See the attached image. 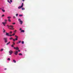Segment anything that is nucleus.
<instances>
[{"mask_svg":"<svg viewBox=\"0 0 73 73\" xmlns=\"http://www.w3.org/2000/svg\"><path fill=\"white\" fill-rule=\"evenodd\" d=\"M7 1H8V2L9 3H10V1H9V0H7Z\"/></svg>","mask_w":73,"mask_h":73,"instance_id":"obj_34","label":"nucleus"},{"mask_svg":"<svg viewBox=\"0 0 73 73\" xmlns=\"http://www.w3.org/2000/svg\"><path fill=\"white\" fill-rule=\"evenodd\" d=\"M10 1L11 3H12V0H10Z\"/></svg>","mask_w":73,"mask_h":73,"instance_id":"obj_36","label":"nucleus"},{"mask_svg":"<svg viewBox=\"0 0 73 73\" xmlns=\"http://www.w3.org/2000/svg\"><path fill=\"white\" fill-rule=\"evenodd\" d=\"M13 19H15V16L13 17Z\"/></svg>","mask_w":73,"mask_h":73,"instance_id":"obj_39","label":"nucleus"},{"mask_svg":"<svg viewBox=\"0 0 73 73\" xmlns=\"http://www.w3.org/2000/svg\"><path fill=\"white\" fill-rule=\"evenodd\" d=\"M11 17H7V19H11Z\"/></svg>","mask_w":73,"mask_h":73,"instance_id":"obj_16","label":"nucleus"},{"mask_svg":"<svg viewBox=\"0 0 73 73\" xmlns=\"http://www.w3.org/2000/svg\"><path fill=\"white\" fill-rule=\"evenodd\" d=\"M15 33H13L12 34V36H15Z\"/></svg>","mask_w":73,"mask_h":73,"instance_id":"obj_31","label":"nucleus"},{"mask_svg":"<svg viewBox=\"0 0 73 73\" xmlns=\"http://www.w3.org/2000/svg\"><path fill=\"white\" fill-rule=\"evenodd\" d=\"M19 30H20V31L21 30V28Z\"/></svg>","mask_w":73,"mask_h":73,"instance_id":"obj_38","label":"nucleus"},{"mask_svg":"<svg viewBox=\"0 0 73 73\" xmlns=\"http://www.w3.org/2000/svg\"><path fill=\"white\" fill-rule=\"evenodd\" d=\"M8 21L9 22H11V19H8Z\"/></svg>","mask_w":73,"mask_h":73,"instance_id":"obj_18","label":"nucleus"},{"mask_svg":"<svg viewBox=\"0 0 73 73\" xmlns=\"http://www.w3.org/2000/svg\"><path fill=\"white\" fill-rule=\"evenodd\" d=\"M2 24H3L4 26H5V24H7L6 22H2Z\"/></svg>","mask_w":73,"mask_h":73,"instance_id":"obj_9","label":"nucleus"},{"mask_svg":"<svg viewBox=\"0 0 73 73\" xmlns=\"http://www.w3.org/2000/svg\"><path fill=\"white\" fill-rule=\"evenodd\" d=\"M9 55H11V54H12V53H13V51L12 50H10L9 51Z\"/></svg>","mask_w":73,"mask_h":73,"instance_id":"obj_6","label":"nucleus"},{"mask_svg":"<svg viewBox=\"0 0 73 73\" xmlns=\"http://www.w3.org/2000/svg\"><path fill=\"white\" fill-rule=\"evenodd\" d=\"M16 30H15V31H14V33H16Z\"/></svg>","mask_w":73,"mask_h":73,"instance_id":"obj_37","label":"nucleus"},{"mask_svg":"<svg viewBox=\"0 0 73 73\" xmlns=\"http://www.w3.org/2000/svg\"><path fill=\"white\" fill-rule=\"evenodd\" d=\"M3 39L4 40V42L5 43L7 42H8V39L7 38H3Z\"/></svg>","mask_w":73,"mask_h":73,"instance_id":"obj_3","label":"nucleus"},{"mask_svg":"<svg viewBox=\"0 0 73 73\" xmlns=\"http://www.w3.org/2000/svg\"><path fill=\"white\" fill-rule=\"evenodd\" d=\"M19 43H21V40H19V42H17V44H19Z\"/></svg>","mask_w":73,"mask_h":73,"instance_id":"obj_12","label":"nucleus"},{"mask_svg":"<svg viewBox=\"0 0 73 73\" xmlns=\"http://www.w3.org/2000/svg\"><path fill=\"white\" fill-rule=\"evenodd\" d=\"M18 53V51H16L15 52V53H14V54H15L16 55H17Z\"/></svg>","mask_w":73,"mask_h":73,"instance_id":"obj_8","label":"nucleus"},{"mask_svg":"<svg viewBox=\"0 0 73 73\" xmlns=\"http://www.w3.org/2000/svg\"><path fill=\"white\" fill-rule=\"evenodd\" d=\"M9 40H12L13 39V38L11 37L9 38Z\"/></svg>","mask_w":73,"mask_h":73,"instance_id":"obj_22","label":"nucleus"},{"mask_svg":"<svg viewBox=\"0 0 73 73\" xmlns=\"http://www.w3.org/2000/svg\"><path fill=\"white\" fill-rule=\"evenodd\" d=\"M2 9V11H3V12H5V10L3 9Z\"/></svg>","mask_w":73,"mask_h":73,"instance_id":"obj_15","label":"nucleus"},{"mask_svg":"<svg viewBox=\"0 0 73 73\" xmlns=\"http://www.w3.org/2000/svg\"><path fill=\"white\" fill-rule=\"evenodd\" d=\"M22 44H24V41H22Z\"/></svg>","mask_w":73,"mask_h":73,"instance_id":"obj_23","label":"nucleus"},{"mask_svg":"<svg viewBox=\"0 0 73 73\" xmlns=\"http://www.w3.org/2000/svg\"><path fill=\"white\" fill-rule=\"evenodd\" d=\"M22 10H25V8H22Z\"/></svg>","mask_w":73,"mask_h":73,"instance_id":"obj_28","label":"nucleus"},{"mask_svg":"<svg viewBox=\"0 0 73 73\" xmlns=\"http://www.w3.org/2000/svg\"><path fill=\"white\" fill-rule=\"evenodd\" d=\"M1 17H4V15H3Z\"/></svg>","mask_w":73,"mask_h":73,"instance_id":"obj_30","label":"nucleus"},{"mask_svg":"<svg viewBox=\"0 0 73 73\" xmlns=\"http://www.w3.org/2000/svg\"><path fill=\"white\" fill-rule=\"evenodd\" d=\"M23 5H24V3H22L21 6H20L19 7H18V9H21V8H23Z\"/></svg>","mask_w":73,"mask_h":73,"instance_id":"obj_4","label":"nucleus"},{"mask_svg":"<svg viewBox=\"0 0 73 73\" xmlns=\"http://www.w3.org/2000/svg\"><path fill=\"white\" fill-rule=\"evenodd\" d=\"M5 21H8V20L7 19H5Z\"/></svg>","mask_w":73,"mask_h":73,"instance_id":"obj_33","label":"nucleus"},{"mask_svg":"<svg viewBox=\"0 0 73 73\" xmlns=\"http://www.w3.org/2000/svg\"><path fill=\"white\" fill-rule=\"evenodd\" d=\"M7 60L8 61H10V60H11V59H10V58H7Z\"/></svg>","mask_w":73,"mask_h":73,"instance_id":"obj_20","label":"nucleus"},{"mask_svg":"<svg viewBox=\"0 0 73 73\" xmlns=\"http://www.w3.org/2000/svg\"><path fill=\"white\" fill-rule=\"evenodd\" d=\"M13 62H14V63H16V60H13Z\"/></svg>","mask_w":73,"mask_h":73,"instance_id":"obj_17","label":"nucleus"},{"mask_svg":"<svg viewBox=\"0 0 73 73\" xmlns=\"http://www.w3.org/2000/svg\"><path fill=\"white\" fill-rule=\"evenodd\" d=\"M18 51L19 52H20V50H18Z\"/></svg>","mask_w":73,"mask_h":73,"instance_id":"obj_40","label":"nucleus"},{"mask_svg":"<svg viewBox=\"0 0 73 73\" xmlns=\"http://www.w3.org/2000/svg\"><path fill=\"white\" fill-rule=\"evenodd\" d=\"M19 16L20 17H22V16H23V15H19Z\"/></svg>","mask_w":73,"mask_h":73,"instance_id":"obj_21","label":"nucleus"},{"mask_svg":"<svg viewBox=\"0 0 73 73\" xmlns=\"http://www.w3.org/2000/svg\"><path fill=\"white\" fill-rule=\"evenodd\" d=\"M19 56H22L23 55V54H22L21 53H19Z\"/></svg>","mask_w":73,"mask_h":73,"instance_id":"obj_25","label":"nucleus"},{"mask_svg":"<svg viewBox=\"0 0 73 73\" xmlns=\"http://www.w3.org/2000/svg\"><path fill=\"white\" fill-rule=\"evenodd\" d=\"M24 31H25L24 30H21V33L22 32H23V33H24Z\"/></svg>","mask_w":73,"mask_h":73,"instance_id":"obj_11","label":"nucleus"},{"mask_svg":"<svg viewBox=\"0 0 73 73\" xmlns=\"http://www.w3.org/2000/svg\"><path fill=\"white\" fill-rule=\"evenodd\" d=\"M13 45H15V43L14 42H13Z\"/></svg>","mask_w":73,"mask_h":73,"instance_id":"obj_27","label":"nucleus"},{"mask_svg":"<svg viewBox=\"0 0 73 73\" xmlns=\"http://www.w3.org/2000/svg\"><path fill=\"white\" fill-rule=\"evenodd\" d=\"M8 28L9 29H10V30H14L15 29L13 28V26L12 25H7Z\"/></svg>","mask_w":73,"mask_h":73,"instance_id":"obj_1","label":"nucleus"},{"mask_svg":"<svg viewBox=\"0 0 73 73\" xmlns=\"http://www.w3.org/2000/svg\"><path fill=\"white\" fill-rule=\"evenodd\" d=\"M0 9H1L0 8Z\"/></svg>","mask_w":73,"mask_h":73,"instance_id":"obj_43","label":"nucleus"},{"mask_svg":"<svg viewBox=\"0 0 73 73\" xmlns=\"http://www.w3.org/2000/svg\"><path fill=\"white\" fill-rule=\"evenodd\" d=\"M11 47H12L13 48L14 47V46H13V45H11Z\"/></svg>","mask_w":73,"mask_h":73,"instance_id":"obj_32","label":"nucleus"},{"mask_svg":"<svg viewBox=\"0 0 73 73\" xmlns=\"http://www.w3.org/2000/svg\"><path fill=\"white\" fill-rule=\"evenodd\" d=\"M3 33H5V29H3Z\"/></svg>","mask_w":73,"mask_h":73,"instance_id":"obj_13","label":"nucleus"},{"mask_svg":"<svg viewBox=\"0 0 73 73\" xmlns=\"http://www.w3.org/2000/svg\"><path fill=\"white\" fill-rule=\"evenodd\" d=\"M22 1H24V0H22Z\"/></svg>","mask_w":73,"mask_h":73,"instance_id":"obj_42","label":"nucleus"},{"mask_svg":"<svg viewBox=\"0 0 73 73\" xmlns=\"http://www.w3.org/2000/svg\"><path fill=\"white\" fill-rule=\"evenodd\" d=\"M12 31H11L10 32V34H12Z\"/></svg>","mask_w":73,"mask_h":73,"instance_id":"obj_26","label":"nucleus"},{"mask_svg":"<svg viewBox=\"0 0 73 73\" xmlns=\"http://www.w3.org/2000/svg\"><path fill=\"white\" fill-rule=\"evenodd\" d=\"M9 33H6V36H9Z\"/></svg>","mask_w":73,"mask_h":73,"instance_id":"obj_10","label":"nucleus"},{"mask_svg":"<svg viewBox=\"0 0 73 73\" xmlns=\"http://www.w3.org/2000/svg\"><path fill=\"white\" fill-rule=\"evenodd\" d=\"M14 49H16V50H18V49H19V48L18 47H14Z\"/></svg>","mask_w":73,"mask_h":73,"instance_id":"obj_7","label":"nucleus"},{"mask_svg":"<svg viewBox=\"0 0 73 73\" xmlns=\"http://www.w3.org/2000/svg\"><path fill=\"white\" fill-rule=\"evenodd\" d=\"M16 24V23H12V24L13 25H15V24Z\"/></svg>","mask_w":73,"mask_h":73,"instance_id":"obj_29","label":"nucleus"},{"mask_svg":"<svg viewBox=\"0 0 73 73\" xmlns=\"http://www.w3.org/2000/svg\"><path fill=\"white\" fill-rule=\"evenodd\" d=\"M18 20L20 22V24L21 25H22V24H23V21H21V19H18Z\"/></svg>","mask_w":73,"mask_h":73,"instance_id":"obj_5","label":"nucleus"},{"mask_svg":"<svg viewBox=\"0 0 73 73\" xmlns=\"http://www.w3.org/2000/svg\"><path fill=\"white\" fill-rule=\"evenodd\" d=\"M3 48H1V52H2V51H3Z\"/></svg>","mask_w":73,"mask_h":73,"instance_id":"obj_24","label":"nucleus"},{"mask_svg":"<svg viewBox=\"0 0 73 73\" xmlns=\"http://www.w3.org/2000/svg\"><path fill=\"white\" fill-rule=\"evenodd\" d=\"M5 70H7V68H5Z\"/></svg>","mask_w":73,"mask_h":73,"instance_id":"obj_41","label":"nucleus"},{"mask_svg":"<svg viewBox=\"0 0 73 73\" xmlns=\"http://www.w3.org/2000/svg\"><path fill=\"white\" fill-rule=\"evenodd\" d=\"M10 42H9L8 43L6 44V45H9V44H10Z\"/></svg>","mask_w":73,"mask_h":73,"instance_id":"obj_14","label":"nucleus"},{"mask_svg":"<svg viewBox=\"0 0 73 73\" xmlns=\"http://www.w3.org/2000/svg\"><path fill=\"white\" fill-rule=\"evenodd\" d=\"M15 37H16V38H15V39H13V41H14V42H15V40L16 41H17V40H18V36H17V35H15Z\"/></svg>","mask_w":73,"mask_h":73,"instance_id":"obj_2","label":"nucleus"},{"mask_svg":"<svg viewBox=\"0 0 73 73\" xmlns=\"http://www.w3.org/2000/svg\"><path fill=\"white\" fill-rule=\"evenodd\" d=\"M9 36H10V37H12V35L11 34H9Z\"/></svg>","mask_w":73,"mask_h":73,"instance_id":"obj_19","label":"nucleus"},{"mask_svg":"<svg viewBox=\"0 0 73 73\" xmlns=\"http://www.w3.org/2000/svg\"><path fill=\"white\" fill-rule=\"evenodd\" d=\"M16 16H18V14H17L16 15Z\"/></svg>","mask_w":73,"mask_h":73,"instance_id":"obj_35","label":"nucleus"}]
</instances>
